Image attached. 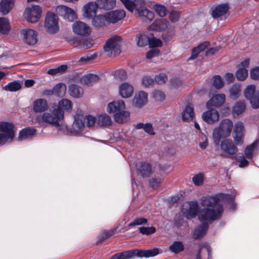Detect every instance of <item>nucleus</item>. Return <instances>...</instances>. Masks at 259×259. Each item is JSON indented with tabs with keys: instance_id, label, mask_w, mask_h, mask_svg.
Here are the masks:
<instances>
[{
	"instance_id": "f257e3e1",
	"label": "nucleus",
	"mask_w": 259,
	"mask_h": 259,
	"mask_svg": "<svg viewBox=\"0 0 259 259\" xmlns=\"http://www.w3.org/2000/svg\"><path fill=\"white\" fill-rule=\"evenodd\" d=\"M222 213V206H218L215 210L208 207L201 209L198 212V218L202 224L194 230L192 234L193 239L197 240L202 237L208 230V222L219 219Z\"/></svg>"
},
{
	"instance_id": "f03ea898",
	"label": "nucleus",
	"mask_w": 259,
	"mask_h": 259,
	"mask_svg": "<svg viewBox=\"0 0 259 259\" xmlns=\"http://www.w3.org/2000/svg\"><path fill=\"white\" fill-rule=\"evenodd\" d=\"M234 196L223 193L218 194L214 196H206L201 198L200 204L202 206L216 210L218 206H223L220 202H229L230 206L229 208L230 211L234 210L236 208V204L234 201Z\"/></svg>"
},
{
	"instance_id": "7ed1b4c3",
	"label": "nucleus",
	"mask_w": 259,
	"mask_h": 259,
	"mask_svg": "<svg viewBox=\"0 0 259 259\" xmlns=\"http://www.w3.org/2000/svg\"><path fill=\"white\" fill-rule=\"evenodd\" d=\"M124 5L125 7L130 12L136 11L138 16L145 23L151 22L154 17L153 12L149 10L144 7V2L143 0H120Z\"/></svg>"
},
{
	"instance_id": "20e7f679",
	"label": "nucleus",
	"mask_w": 259,
	"mask_h": 259,
	"mask_svg": "<svg viewBox=\"0 0 259 259\" xmlns=\"http://www.w3.org/2000/svg\"><path fill=\"white\" fill-rule=\"evenodd\" d=\"M159 253V250L157 248L147 250L132 249L116 253L112 256L111 259H131L135 257L148 258L155 256Z\"/></svg>"
},
{
	"instance_id": "39448f33",
	"label": "nucleus",
	"mask_w": 259,
	"mask_h": 259,
	"mask_svg": "<svg viewBox=\"0 0 259 259\" xmlns=\"http://www.w3.org/2000/svg\"><path fill=\"white\" fill-rule=\"evenodd\" d=\"M233 127V121L229 119H223L219 126L214 127L212 132V138L214 143L218 146L222 139L229 137L232 131Z\"/></svg>"
},
{
	"instance_id": "423d86ee",
	"label": "nucleus",
	"mask_w": 259,
	"mask_h": 259,
	"mask_svg": "<svg viewBox=\"0 0 259 259\" xmlns=\"http://www.w3.org/2000/svg\"><path fill=\"white\" fill-rule=\"evenodd\" d=\"M124 103L122 100L111 102L107 105V111L114 114V120L119 123L124 122L129 116L128 112L125 111Z\"/></svg>"
},
{
	"instance_id": "0eeeda50",
	"label": "nucleus",
	"mask_w": 259,
	"mask_h": 259,
	"mask_svg": "<svg viewBox=\"0 0 259 259\" xmlns=\"http://www.w3.org/2000/svg\"><path fill=\"white\" fill-rule=\"evenodd\" d=\"M65 109V100H61L57 107L54 109V114L55 116L50 113H44L42 115L43 121L56 126L60 125V122H62L64 118V112Z\"/></svg>"
},
{
	"instance_id": "6e6552de",
	"label": "nucleus",
	"mask_w": 259,
	"mask_h": 259,
	"mask_svg": "<svg viewBox=\"0 0 259 259\" xmlns=\"http://www.w3.org/2000/svg\"><path fill=\"white\" fill-rule=\"evenodd\" d=\"M97 122L95 117L91 115H84L83 112L78 110L74 116V124L78 128H82L84 126L92 127Z\"/></svg>"
},
{
	"instance_id": "1a4fd4ad",
	"label": "nucleus",
	"mask_w": 259,
	"mask_h": 259,
	"mask_svg": "<svg viewBox=\"0 0 259 259\" xmlns=\"http://www.w3.org/2000/svg\"><path fill=\"white\" fill-rule=\"evenodd\" d=\"M44 28L49 34H54L59 30V18L57 15L52 12H48L45 17Z\"/></svg>"
},
{
	"instance_id": "9d476101",
	"label": "nucleus",
	"mask_w": 259,
	"mask_h": 259,
	"mask_svg": "<svg viewBox=\"0 0 259 259\" xmlns=\"http://www.w3.org/2000/svg\"><path fill=\"white\" fill-rule=\"evenodd\" d=\"M120 37L114 36L109 38L104 47V50L107 56H115L120 53Z\"/></svg>"
},
{
	"instance_id": "9b49d317",
	"label": "nucleus",
	"mask_w": 259,
	"mask_h": 259,
	"mask_svg": "<svg viewBox=\"0 0 259 259\" xmlns=\"http://www.w3.org/2000/svg\"><path fill=\"white\" fill-rule=\"evenodd\" d=\"M42 9L38 5H31L26 8L23 16L28 22L35 23L37 22L41 16Z\"/></svg>"
},
{
	"instance_id": "f8f14e48",
	"label": "nucleus",
	"mask_w": 259,
	"mask_h": 259,
	"mask_svg": "<svg viewBox=\"0 0 259 259\" xmlns=\"http://www.w3.org/2000/svg\"><path fill=\"white\" fill-rule=\"evenodd\" d=\"M14 127L12 123L0 122V143L4 144L12 140L15 136Z\"/></svg>"
},
{
	"instance_id": "ddd939ff",
	"label": "nucleus",
	"mask_w": 259,
	"mask_h": 259,
	"mask_svg": "<svg viewBox=\"0 0 259 259\" xmlns=\"http://www.w3.org/2000/svg\"><path fill=\"white\" fill-rule=\"evenodd\" d=\"M198 209L199 206L197 202L192 201L183 204L182 212L187 219H190L196 216Z\"/></svg>"
},
{
	"instance_id": "4468645a",
	"label": "nucleus",
	"mask_w": 259,
	"mask_h": 259,
	"mask_svg": "<svg viewBox=\"0 0 259 259\" xmlns=\"http://www.w3.org/2000/svg\"><path fill=\"white\" fill-rule=\"evenodd\" d=\"M244 133L245 129L243 123L241 121H237L235 123L233 132V137L236 145H242Z\"/></svg>"
},
{
	"instance_id": "2eb2a0df",
	"label": "nucleus",
	"mask_w": 259,
	"mask_h": 259,
	"mask_svg": "<svg viewBox=\"0 0 259 259\" xmlns=\"http://www.w3.org/2000/svg\"><path fill=\"white\" fill-rule=\"evenodd\" d=\"M24 41L28 45L33 46L37 41V33L34 30L27 28L21 31Z\"/></svg>"
},
{
	"instance_id": "dca6fc26",
	"label": "nucleus",
	"mask_w": 259,
	"mask_h": 259,
	"mask_svg": "<svg viewBox=\"0 0 259 259\" xmlns=\"http://www.w3.org/2000/svg\"><path fill=\"white\" fill-rule=\"evenodd\" d=\"M226 101V96L224 94H218L212 97L206 103V107L209 109L212 107L220 108Z\"/></svg>"
},
{
	"instance_id": "f3484780",
	"label": "nucleus",
	"mask_w": 259,
	"mask_h": 259,
	"mask_svg": "<svg viewBox=\"0 0 259 259\" xmlns=\"http://www.w3.org/2000/svg\"><path fill=\"white\" fill-rule=\"evenodd\" d=\"M220 117L219 112L214 109H210L203 113L202 119L207 123L212 124L217 122Z\"/></svg>"
},
{
	"instance_id": "a211bd4d",
	"label": "nucleus",
	"mask_w": 259,
	"mask_h": 259,
	"mask_svg": "<svg viewBox=\"0 0 259 259\" xmlns=\"http://www.w3.org/2000/svg\"><path fill=\"white\" fill-rule=\"evenodd\" d=\"M108 24L115 23L125 16V13L122 10H116L106 13Z\"/></svg>"
},
{
	"instance_id": "6ab92c4d",
	"label": "nucleus",
	"mask_w": 259,
	"mask_h": 259,
	"mask_svg": "<svg viewBox=\"0 0 259 259\" xmlns=\"http://www.w3.org/2000/svg\"><path fill=\"white\" fill-rule=\"evenodd\" d=\"M72 29L74 32L80 35H89L91 32V29L89 26L84 22L77 21L73 24Z\"/></svg>"
},
{
	"instance_id": "aec40b11",
	"label": "nucleus",
	"mask_w": 259,
	"mask_h": 259,
	"mask_svg": "<svg viewBox=\"0 0 259 259\" xmlns=\"http://www.w3.org/2000/svg\"><path fill=\"white\" fill-rule=\"evenodd\" d=\"M220 147L222 151L229 155H234L238 151L237 147L231 139H226L223 140L221 143Z\"/></svg>"
},
{
	"instance_id": "412c9836",
	"label": "nucleus",
	"mask_w": 259,
	"mask_h": 259,
	"mask_svg": "<svg viewBox=\"0 0 259 259\" xmlns=\"http://www.w3.org/2000/svg\"><path fill=\"white\" fill-rule=\"evenodd\" d=\"M98 8L97 2H89L83 7V16L87 18H91L96 14L97 9Z\"/></svg>"
},
{
	"instance_id": "4be33fe9",
	"label": "nucleus",
	"mask_w": 259,
	"mask_h": 259,
	"mask_svg": "<svg viewBox=\"0 0 259 259\" xmlns=\"http://www.w3.org/2000/svg\"><path fill=\"white\" fill-rule=\"evenodd\" d=\"M210 248L208 243H204L199 245V250L196 254V259H209Z\"/></svg>"
},
{
	"instance_id": "5701e85b",
	"label": "nucleus",
	"mask_w": 259,
	"mask_h": 259,
	"mask_svg": "<svg viewBox=\"0 0 259 259\" xmlns=\"http://www.w3.org/2000/svg\"><path fill=\"white\" fill-rule=\"evenodd\" d=\"M133 86L127 82L121 83L119 87V94L123 98H128L133 94Z\"/></svg>"
},
{
	"instance_id": "b1692460",
	"label": "nucleus",
	"mask_w": 259,
	"mask_h": 259,
	"mask_svg": "<svg viewBox=\"0 0 259 259\" xmlns=\"http://www.w3.org/2000/svg\"><path fill=\"white\" fill-rule=\"evenodd\" d=\"M48 104L44 99H37L33 103V110L35 113L45 112L48 109Z\"/></svg>"
},
{
	"instance_id": "393cba45",
	"label": "nucleus",
	"mask_w": 259,
	"mask_h": 259,
	"mask_svg": "<svg viewBox=\"0 0 259 259\" xmlns=\"http://www.w3.org/2000/svg\"><path fill=\"white\" fill-rule=\"evenodd\" d=\"M148 101L147 94L141 91L136 93L133 101V104L137 107L144 106Z\"/></svg>"
},
{
	"instance_id": "a878e982",
	"label": "nucleus",
	"mask_w": 259,
	"mask_h": 259,
	"mask_svg": "<svg viewBox=\"0 0 259 259\" xmlns=\"http://www.w3.org/2000/svg\"><path fill=\"white\" fill-rule=\"evenodd\" d=\"M14 0H1L0 2V14L7 15L13 8Z\"/></svg>"
},
{
	"instance_id": "bb28decb",
	"label": "nucleus",
	"mask_w": 259,
	"mask_h": 259,
	"mask_svg": "<svg viewBox=\"0 0 259 259\" xmlns=\"http://www.w3.org/2000/svg\"><path fill=\"white\" fill-rule=\"evenodd\" d=\"M167 21L165 19H157L149 26L150 30L161 31L167 27Z\"/></svg>"
},
{
	"instance_id": "cd10ccee",
	"label": "nucleus",
	"mask_w": 259,
	"mask_h": 259,
	"mask_svg": "<svg viewBox=\"0 0 259 259\" xmlns=\"http://www.w3.org/2000/svg\"><path fill=\"white\" fill-rule=\"evenodd\" d=\"M138 171L141 177H150L152 172L151 165L148 163H140L138 167Z\"/></svg>"
},
{
	"instance_id": "c85d7f7f",
	"label": "nucleus",
	"mask_w": 259,
	"mask_h": 259,
	"mask_svg": "<svg viewBox=\"0 0 259 259\" xmlns=\"http://www.w3.org/2000/svg\"><path fill=\"white\" fill-rule=\"evenodd\" d=\"M99 77L94 74L84 75L80 78L81 83L87 86H91L98 81Z\"/></svg>"
},
{
	"instance_id": "c756f323",
	"label": "nucleus",
	"mask_w": 259,
	"mask_h": 259,
	"mask_svg": "<svg viewBox=\"0 0 259 259\" xmlns=\"http://www.w3.org/2000/svg\"><path fill=\"white\" fill-rule=\"evenodd\" d=\"M194 116V106L192 104H189L186 106L182 113V119L186 121H191Z\"/></svg>"
},
{
	"instance_id": "7c9ffc66",
	"label": "nucleus",
	"mask_w": 259,
	"mask_h": 259,
	"mask_svg": "<svg viewBox=\"0 0 259 259\" xmlns=\"http://www.w3.org/2000/svg\"><path fill=\"white\" fill-rule=\"evenodd\" d=\"M108 24L106 14L104 15H98L94 17L92 20V24L97 28L105 27Z\"/></svg>"
},
{
	"instance_id": "2f4dec72",
	"label": "nucleus",
	"mask_w": 259,
	"mask_h": 259,
	"mask_svg": "<svg viewBox=\"0 0 259 259\" xmlns=\"http://www.w3.org/2000/svg\"><path fill=\"white\" fill-rule=\"evenodd\" d=\"M98 9L106 11L113 9L116 5V0H97Z\"/></svg>"
},
{
	"instance_id": "473e14b6",
	"label": "nucleus",
	"mask_w": 259,
	"mask_h": 259,
	"mask_svg": "<svg viewBox=\"0 0 259 259\" xmlns=\"http://www.w3.org/2000/svg\"><path fill=\"white\" fill-rule=\"evenodd\" d=\"M259 147V140L254 141L251 145L246 147L244 150V154L246 158L251 159Z\"/></svg>"
},
{
	"instance_id": "72a5a7b5",
	"label": "nucleus",
	"mask_w": 259,
	"mask_h": 259,
	"mask_svg": "<svg viewBox=\"0 0 259 259\" xmlns=\"http://www.w3.org/2000/svg\"><path fill=\"white\" fill-rule=\"evenodd\" d=\"M228 10V5L222 4L216 6L212 10L211 14L213 18H217L226 14Z\"/></svg>"
},
{
	"instance_id": "f704fd0d",
	"label": "nucleus",
	"mask_w": 259,
	"mask_h": 259,
	"mask_svg": "<svg viewBox=\"0 0 259 259\" xmlns=\"http://www.w3.org/2000/svg\"><path fill=\"white\" fill-rule=\"evenodd\" d=\"M209 45V43L207 41L203 42L200 44L197 47L194 48L192 51L191 56L189 58L188 60H193L195 59L198 55V54L203 50H204L206 47Z\"/></svg>"
},
{
	"instance_id": "c9c22d12",
	"label": "nucleus",
	"mask_w": 259,
	"mask_h": 259,
	"mask_svg": "<svg viewBox=\"0 0 259 259\" xmlns=\"http://www.w3.org/2000/svg\"><path fill=\"white\" fill-rule=\"evenodd\" d=\"M68 92L72 97L78 98L81 97L83 93L82 89L75 84H72L69 87Z\"/></svg>"
},
{
	"instance_id": "e433bc0d",
	"label": "nucleus",
	"mask_w": 259,
	"mask_h": 259,
	"mask_svg": "<svg viewBox=\"0 0 259 259\" xmlns=\"http://www.w3.org/2000/svg\"><path fill=\"white\" fill-rule=\"evenodd\" d=\"M112 123L110 117L105 114L102 113L99 114L97 118V124L101 126L110 125Z\"/></svg>"
},
{
	"instance_id": "4c0bfd02",
	"label": "nucleus",
	"mask_w": 259,
	"mask_h": 259,
	"mask_svg": "<svg viewBox=\"0 0 259 259\" xmlns=\"http://www.w3.org/2000/svg\"><path fill=\"white\" fill-rule=\"evenodd\" d=\"M245 104L243 102H238L236 103L232 107V115L235 116H238L244 112L245 110Z\"/></svg>"
},
{
	"instance_id": "58836bf2",
	"label": "nucleus",
	"mask_w": 259,
	"mask_h": 259,
	"mask_svg": "<svg viewBox=\"0 0 259 259\" xmlns=\"http://www.w3.org/2000/svg\"><path fill=\"white\" fill-rule=\"evenodd\" d=\"M116 228H114L109 230L103 231L98 237L97 243L99 244L108 239L116 232Z\"/></svg>"
},
{
	"instance_id": "ea45409f",
	"label": "nucleus",
	"mask_w": 259,
	"mask_h": 259,
	"mask_svg": "<svg viewBox=\"0 0 259 259\" xmlns=\"http://www.w3.org/2000/svg\"><path fill=\"white\" fill-rule=\"evenodd\" d=\"M35 133V130L33 128H25L20 132L18 138L20 140H22L32 136L34 135Z\"/></svg>"
},
{
	"instance_id": "a19ab883",
	"label": "nucleus",
	"mask_w": 259,
	"mask_h": 259,
	"mask_svg": "<svg viewBox=\"0 0 259 259\" xmlns=\"http://www.w3.org/2000/svg\"><path fill=\"white\" fill-rule=\"evenodd\" d=\"M169 249L174 253L178 254L184 249V246L182 242L176 241L169 246Z\"/></svg>"
},
{
	"instance_id": "79ce46f5",
	"label": "nucleus",
	"mask_w": 259,
	"mask_h": 259,
	"mask_svg": "<svg viewBox=\"0 0 259 259\" xmlns=\"http://www.w3.org/2000/svg\"><path fill=\"white\" fill-rule=\"evenodd\" d=\"M230 97L232 99L235 100L240 95L241 90L239 84H233L230 89Z\"/></svg>"
},
{
	"instance_id": "37998d69",
	"label": "nucleus",
	"mask_w": 259,
	"mask_h": 259,
	"mask_svg": "<svg viewBox=\"0 0 259 259\" xmlns=\"http://www.w3.org/2000/svg\"><path fill=\"white\" fill-rule=\"evenodd\" d=\"M65 72V65H62L55 68H51L48 70L47 73L50 75H59Z\"/></svg>"
},
{
	"instance_id": "c03bdc74",
	"label": "nucleus",
	"mask_w": 259,
	"mask_h": 259,
	"mask_svg": "<svg viewBox=\"0 0 259 259\" xmlns=\"http://www.w3.org/2000/svg\"><path fill=\"white\" fill-rule=\"evenodd\" d=\"M21 88V84L17 81L10 82L5 85L3 89L7 91L16 92Z\"/></svg>"
},
{
	"instance_id": "a18cd8bd",
	"label": "nucleus",
	"mask_w": 259,
	"mask_h": 259,
	"mask_svg": "<svg viewBox=\"0 0 259 259\" xmlns=\"http://www.w3.org/2000/svg\"><path fill=\"white\" fill-rule=\"evenodd\" d=\"M149 37L146 34L137 35V44L139 47H143L148 44Z\"/></svg>"
},
{
	"instance_id": "49530a36",
	"label": "nucleus",
	"mask_w": 259,
	"mask_h": 259,
	"mask_svg": "<svg viewBox=\"0 0 259 259\" xmlns=\"http://www.w3.org/2000/svg\"><path fill=\"white\" fill-rule=\"evenodd\" d=\"M212 85L216 89H220L224 86V82L219 75H214L212 78Z\"/></svg>"
},
{
	"instance_id": "de8ad7c7",
	"label": "nucleus",
	"mask_w": 259,
	"mask_h": 259,
	"mask_svg": "<svg viewBox=\"0 0 259 259\" xmlns=\"http://www.w3.org/2000/svg\"><path fill=\"white\" fill-rule=\"evenodd\" d=\"M153 9L157 14L161 17L165 16L167 13L166 8L161 5H155Z\"/></svg>"
},
{
	"instance_id": "09e8293b",
	"label": "nucleus",
	"mask_w": 259,
	"mask_h": 259,
	"mask_svg": "<svg viewBox=\"0 0 259 259\" xmlns=\"http://www.w3.org/2000/svg\"><path fill=\"white\" fill-rule=\"evenodd\" d=\"M236 76L239 80H244L248 76V71L246 68H240L236 72Z\"/></svg>"
},
{
	"instance_id": "8fccbe9b",
	"label": "nucleus",
	"mask_w": 259,
	"mask_h": 259,
	"mask_svg": "<svg viewBox=\"0 0 259 259\" xmlns=\"http://www.w3.org/2000/svg\"><path fill=\"white\" fill-rule=\"evenodd\" d=\"M255 90V87L254 85H249L247 86L244 92L245 98L249 99L253 95H256V94H254Z\"/></svg>"
},
{
	"instance_id": "3c124183",
	"label": "nucleus",
	"mask_w": 259,
	"mask_h": 259,
	"mask_svg": "<svg viewBox=\"0 0 259 259\" xmlns=\"http://www.w3.org/2000/svg\"><path fill=\"white\" fill-rule=\"evenodd\" d=\"M148 220L144 218H136L133 221L128 224L129 227H134L142 225L147 224Z\"/></svg>"
},
{
	"instance_id": "603ef678",
	"label": "nucleus",
	"mask_w": 259,
	"mask_h": 259,
	"mask_svg": "<svg viewBox=\"0 0 259 259\" xmlns=\"http://www.w3.org/2000/svg\"><path fill=\"white\" fill-rule=\"evenodd\" d=\"M139 232L143 235H149L154 234L156 232V229L154 227H142L139 228Z\"/></svg>"
},
{
	"instance_id": "864d4df0",
	"label": "nucleus",
	"mask_w": 259,
	"mask_h": 259,
	"mask_svg": "<svg viewBox=\"0 0 259 259\" xmlns=\"http://www.w3.org/2000/svg\"><path fill=\"white\" fill-rule=\"evenodd\" d=\"M70 22L73 21L76 19V15L73 10L66 7V18Z\"/></svg>"
},
{
	"instance_id": "5fc2aeb1",
	"label": "nucleus",
	"mask_w": 259,
	"mask_h": 259,
	"mask_svg": "<svg viewBox=\"0 0 259 259\" xmlns=\"http://www.w3.org/2000/svg\"><path fill=\"white\" fill-rule=\"evenodd\" d=\"M0 19L4 20L6 24H0V32L3 34H7L10 30V26L8 20L5 18H0Z\"/></svg>"
},
{
	"instance_id": "6e6d98bb",
	"label": "nucleus",
	"mask_w": 259,
	"mask_h": 259,
	"mask_svg": "<svg viewBox=\"0 0 259 259\" xmlns=\"http://www.w3.org/2000/svg\"><path fill=\"white\" fill-rule=\"evenodd\" d=\"M152 96L154 99L158 101H162L165 99L164 93L159 90H155L153 92Z\"/></svg>"
},
{
	"instance_id": "4d7b16f0",
	"label": "nucleus",
	"mask_w": 259,
	"mask_h": 259,
	"mask_svg": "<svg viewBox=\"0 0 259 259\" xmlns=\"http://www.w3.org/2000/svg\"><path fill=\"white\" fill-rule=\"evenodd\" d=\"M148 44L150 48L152 47H158L161 46L162 42L160 39L153 37L149 38Z\"/></svg>"
},
{
	"instance_id": "13d9d810",
	"label": "nucleus",
	"mask_w": 259,
	"mask_h": 259,
	"mask_svg": "<svg viewBox=\"0 0 259 259\" xmlns=\"http://www.w3.org/2000/svg\"><path fill=\"white\" fill-rule=\"evenodd\" d=\"M252 107L254 109L259 108V95H253L248 99Z\"/></svg>"
},
{
	"instance_id": "bf43d9fd",
	"label": "nucleus",
	"mask_w": 259,
	"mask_h": 259,
	"mask_svg": "<svg viewBox=\"0 0 259 259\" xmlns=\"http://www.w3.org/2000/svg\"><path fill=\"white\" fill-rule=\"evenodd\" d=\"M167 79V75L163 73H160L155 77V81L158 84H162L165 82Z\"/></svg>"
},
{
	"instance_id": "052dcab7",
	"label": "nucleus",
	"mask_w": 259,
	"mask_h": 259,
	"mask_svg": "<svg viewBox=\"0 0 259 259\" xmlns=\"http://www.w3.org/2000/svg\"><path fill=\"white\" fill-rule=\"evenodd\" d=\"M250 77L253 80L259 79V67H255L250 70Z\"/></svg>"
},
{
	"instance_id": "680f3d73",
	"label": "nucleus",
	"mask_w": 259,
	"mask_h": 259,
	"mask_svg": "<svg viewBox=\"0 0 259 259\" xmlns=\"http://www.w3.org/2000/svg\"><path fill=\"white\" fill-rule=\"evenodd\" d=\"M64 84L62 83H58L53 88V93L56 95L60 96L61 91L64 90Z\"/></svg>"
},
{
	"instance_id": "e2e57ef3",
	"label": "nucleus",
	"mask_w": 259,
	"mask_h": 259,
	"mask_svg": "<svg viewBox=\"0 0 259 259\" xmlns=\"http://www.w3.org/2000/svg\"><path fill=\"white\" fill-rule=\"evenodd\" d=\"M159 53V50L158 49H153L147 53L146 57L147 59H151L158 55Z\"/></svg>"
},
{
	"instance_id": "0e129e2a",
	"label": "nucleus",
	"mask_w": 259,
	"mask_h": 259,
	"mask_svg": "<svg viewBox=\"0 0 259 259\" xmlns=\"http://www.w3.org/2000/svg\"><path fill=\"white\" fill-rule=\"evenodd\" d=\"M160 180L161 179H150L148 182L149 187L153 189H156L160 183Z\"/></svg>"
},
{
	"instance_id": "69168bd1",
	"label": "nucleus",
	"mask_w": 259,
	"mask_h": 259,
	"mask_svg": "<svg viewBox=\"0 0 259 259\" xmlns=\"http://www.w3.org/2000/svg\"><path fill=\"white\" fill-rule=\"evenodd\" d=\"M180 14L177 11H172L169 15V18L171 22H176L179 20Z\"/></svg>"
},
{
	"instance_id": "338daca9",
	"label": "nucleus",
	"mask_w": 259,
	"mask_h": 259,
	"mask_svg": "<svg viewBox=\"0 0 259 259\" xmlns=\"http://www.w3.org/2000/svg\"><path fill=\"white\" fill-rule=\"evenodd\" d=\"M153 82V79L149 76H144L142 79V84L146 87L150 86Z\"/></svg>"
},
{
	"instance_id": "774afa93",
	"label": "nucleus",
	"mask_w": 259,
	"mask_h": 259,
	"mask_svg": "<svg viewBox=\"0 0 259 259\" xmlns=\"http://www.w3.org/2000/svg\"><path fill=\"white\" fill-rule=\"evenodd\" d=\"M144 130L145 132H146L149 135H154V132L153 129L152 125L151 124L149 123H147L145 124Z\"/></svg>"
}]
</instances>
